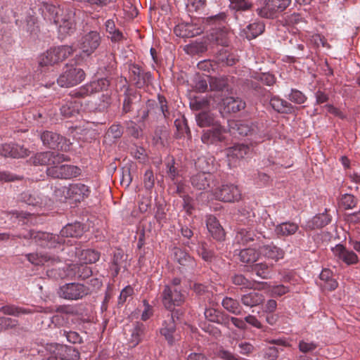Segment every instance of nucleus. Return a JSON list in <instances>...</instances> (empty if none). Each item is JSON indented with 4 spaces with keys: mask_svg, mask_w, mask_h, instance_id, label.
<instances>
[{
    "mask_svg": "<svg viewBox=\"0 0 360 360\" xmlns=\"http://www.w3.org/2000/svg\"><path fill=\"white\" fill-rule=\"evenodd\" d=\"M84 228L80 222L68 224L60 232V235L34 230L29 231L26 234H20L17 237L25 239H33L34 242L44 248H56L64 244L72 245L68 238H78L83 234Z\"/></svg>",
    "mask_w": 360,
    "mask_h": 360,
    "instance_id": "nucleus-1",
    "label": "nucleus"
},
{
    "mask_svg": "<svg viewBox=\"0 0 360 360\" xmlns=\"http://www.w3.org/2000/svg\"><path fill=\"white\" fill-rule=\"evenodd\" d=\"M76 11L72 6L58 8L53 5L46 6L45 18L58 26V32L63 37L72 33L75 30Z\"/></svg>",
    "mask_w": 360,
    "mask_h": 360,
    "instance_id": "nucleus-2",
    "label": "nucleus"
},
{
    "mask_svg": "<svg viewBox=\"0 0 360 360\" xmlns=\"http://www.w3.org/2000/svg\"><path fill=\"white\" fill-rule=\"evenodd\" d=\"M206 22L212 26L211 40L222 46H227L229 43V29L225 13L207 17Z\"/></svg>",
    "mask_w": 360,
    "mask_h": 360,
    "instance_id": "nucleus-3",
    "label": "nucleus"
},
{
    "mask_svg": "<svg viewBox=\"0 0 360 360\" xmlns=\"http://www.w3.org/2000/svg\"><path fill=\"white\" fill-rule=\"evenodd\" d=\"M74 52V49L70 46H59L51 48L41 55L39 58V66L49 67L62 62Z\"/></svg>",
    "mask_w": 360,
    "mask_h": 360,
    "instance_id": "nucleus-4",
    "label": "nucleus"
},
{
    "mask_svg": "<svg viewBox=\"0 0 360 360\" xmlns=\"http://www.w3.org/2000/svg\"><path fill=\"white\" fill-rule=\"evenodd\" d=\"M160 297L164 307L171 313H174L175 308L181 306L186 297L181 289L163 287Z\"/></svg>",
    "mask_w": 360,
    "mask_h": 360,
    "instance_id": "nucleus-5",
    "label": "nucleus"
},
{
    "mask_svg": "<svg viewBox=\"0 0 360 360\" xmlns=\"http://www.w3.org/2000/svg\"><path fill=\"white\" fill-rule=\"evenodd\" d=\"M291 1L264 0L263 6L257 9V13L262 18H276L290 6Z\"/></svg>",
    "mask_w": 360,
    "mask_h": 360,
    "instance_id": "nucleus-6",
    "label": "nucleus"
},
{
    "mask_svg": "<svg viewBox=\"0 0 360 360\" xmlns=\"http://www.w3.org/2000/svg\"><path fill=\"white\" fill-rule=\"evenodd\" d=\"M85 78V73L82 68L74 65H66L65 70L57 79L58 85L62 87H70L81 83Z\"/></svg>",
    "mask_w": 360,
    "mask_h": 360,
    "instance_id": "nucleus-7",
    "label": "nucleus"
},
{
    "mask_svg": "<svg viewBox=\"0 0 360 360\" xmlns=\"http://www.w3.org/2000/svg\"><path fill=\"white\" fill-rule=\"evenodd\" d=\"M89 293V288L79 283H70L60 287V297L69 300L82 299Z\"/></svg>",
    "mask_w": 360,
    "mask_h": 360,
    "instance_id": "nucleus-8",
    "label": "nucleus"
},
{
    "mask_svg": "<svg viewBox=\"0 0 360 360\" xmlns=\"http://www.w3.org/2000/svg\"><path fill=\"white\" fill-rule=\"evenodd\" d=\"M46 174L53 178L68 179L79 176L81 169L75 165L56 164L48 167Z\"/></svg>",
    "mask_w": 360,
    "mask_h": 360,
    "instance_id": "nucleus-9",
    "label": "nucleus"
},
{
    "mask_svg": "<svg viewBox=\"0 0 360 360\" xmlns=\"http://www.w3.org/2000/svg\"><path fill=\"white\" fill-rule=\"evenodd\" d=\"M230 8L236 11L235 18L240 26L244 25L248 19L253 16L251 11L252 3L250 0H229Z\"/></svg>",
    "mask_w": 360,
    "mask_h": 360,
    "instance_id": "nucleus-10",
    "label": "nucleus"
},
{
    "mask_svg": "<svg viewBox=\"0 0 360 360\" xmlns=\"http://www.w3.org/2000/svg\"><path fill=\"white\" fill-rule=\"evenodd\" d=\"M43 144L51 149H57L62 151H68L70 143L65 137L51 131H45L41 134Z\"/></svg>",
    "mask_w": 360,
    "mask_h": 360,
    "instance_id": "nucleus-11",
    "label": "nucleus"
},
{
    "mask_svg": "<svg viewBox=\"0 0 360 360\" xmlns=\"http://www.w3.org/2000/svg\"><path fill=\"white\" fill-rule=\"evenodd\" d=\"M68 160H69V158L67 155L52 151L38 153L30 158V161L34 165L53 166Z\"/></svg>",
    "mask_w": 360,
    "mask_h": 360,
    "instance_id": "nucleus-12",
    "label": "nucleus"
},
{
    "mask_svg": "<svg viewBox=\"0 0 360 360\" xmlns=\"http://www.w3.org/2000/svg\"><path fill=\"white\" fill-rule=\"evenodd\" d=\"M191 183L198 190L208 191L217 185V179L214 173L200 172L191 177Z\"/></svg>",
    "mask_w": 360,
    "mask_h": 360,
    "instance_id": "nucleus-13",
    "label": "nucleus"
},
{
    "mask_svg": "<svg viewBox=\"0 0 360 360\" xmlns=\"http://www.w3.org/2000/svg\"><path fill=\"white\" fill-rule=\"evenodd\" d=\"M174 316L175 313L169 314L163 321L160 329L161 335L165 338L169 345H174L180 339V336L176 332Z\"/></svg>",
    "mask_w": 360,
    "mask_h": 360,
    "instance_id": "nucleus-14",
    "label": "nucleus"
},
{
    "mask_svg": "<svg viewBox=\"0 0 360 360\" xmlns=\"http://www.w3.org/2000/svg\"><path fill=\"white\" fill-rule=\"evenodd\" d=\"M217 199L226 202H235L241 199V191L233 184H222L214 193Z\"/></svg>",
    "mask_w": 360,
    "mask_h": 360,
    "instance_id": "nucleus-15",
    "label": "nucleus"
},
{
    "mask_svg": "<svg viewBox=\"0 0 360 360\" xmlns=\"http://www.w3.org/2000/svg\"><path fill=\"white\" fill-rule=\"evenodd\" d=\"M110 85V81L106 78H101L91 82L79 89L76 90L75 95L76 97H85L94 93L106 90Z\"/></svg>",
    "mask_w": 360,
    "mask_h": 360,
    "instance_id": "nucleus-16",
    "label": "nucleus"
},
{
    "mask_svg": "<svg viewBox=\"0 0 360 360\" xmlns=\"http://www.w3.org/2000/svg\"><path fill=\"white\" fill-rule=\"evenodd\" d=\"M101 44V36L98 32L91 31L85 34L81 41L80 49L87 56L92 54Z\"/></svg>",
    "mask_w": 360,
    "mask_h": 360,
    "instance_id": "nucleus-17",
    "label": "nucleus"
},
{
    "mask_svg": "<svg viewBox=\"0 0 360 360\" xmlns=\"http://www.w3.org/2000/svg\"><path fill=\"white\" fill-rule=\"evenodd\" d=\"M20 200L33 207H42L47 205L50 199L37 191H27L20 194Z\"/></svg>",
    "mask_w": 360,
    "mask_h": 360,
    "instance_id": "nucleus-18",
    "label": "nucleus"
},
{
    "mask_svg": "<svg viewBox=\"0 0 360 360\" xmlns=\"http://www.w3.org/2000/svg\"><path fill=\"white\" fill-rule=\"evenodd\" d=\"M129 70L131 79L138 88H141L151 83L153 77L150 72L143 71L136 64L131 65Z\"/></svg>",
    "mask_w": 360,
    "mask_h": 360,
    "instance_id": "nucleus-19",
    "label": "nucleus"
},
{
    "mask_svg": "<svg viewBox=\"0 0 360 360\" xmlns=\"http://www.w3.org/2000/svg\"><path fill=\"white\" fill-rule=\"evenodd\" d=\"M225 132V129L221 125H214L212 129L203 131L201 140L207 145L217 144L224 140Z\"/></svg>",
    "mask_w": 360,
    "mask_h": 360,
    "instance_id": "nucleus-20",
    "label": "nucleus"
},
{
    "mask_svg": "<svg viewBox=\"0 0 360 360\" xmlns=\"http://www.w3.org/2000/svg\"><path fill=\"white\" fill-rule=\"evenodd\" d=\"M334 256L345 263L347 265H353L359 263L357 255L352 250H348L343 245L338 244L332 248Z\"/></svg>",
    "mask_w": 360,
    "mask_h": 360,
    "instance_id": "nucleus-21",
    "label": "nucleus"
},
{
    "mask_svg": "<svg viewBox=\"0 0 360 360\" xmlns=\"http://www.w3.org/2000/svg\"><path fill=\"white\" fill-rule=\"evenodd\" d=\"M29 150L16 143H5L0 147V155L4 157L20 158L27 156Z\"/></svg>",
    "mask_w": 360,
    "mask_h": 360,
    "instance_id": "nucleus-22",
    "label": "nucleus"
},
{
    "mask_svg": "<svg viewBox=\"0 0 360 360\" xmlns=\"http://www.w3.org/2000/svg\"><path fill=\"white\" fill-rule=\"evenodd\" d=\"M70 200L80 202L88 198L91 193L90 187L82 183H75L69 185Z\"/></svg>",
    "mask_w": 360,
    "mask_h": 360,
    "instance_id": "nucleus-23",
    "label": "nucleus"
},
{
    "mask_svg": "<svg viewBox=\"0 0 360 360\" xmlns=\"http://www.w3.org/2000/svg\"><path fill=\"white\" fill-rule=\"evenodd\" d=\"M27 260L34 265H53L60 262V257L48 253H30L26 255Z\"/></svg>",
    "mask_w": 360,
    "mask_h": 360,
    "instance_id": "nucleus-24",
    "label": "nucleus"
},
{
    "mask_svg": "<svg viewBox=\"0 0 360 360\" xmlns=\"http://www.w3.org/2000/svg\"><path fill=\"white\" fill-rule=\"evenodd\" d=\"M250 152V148L245 144H236L230 147L226 150L229 165H236L237 161L243 158Z\"/></svg>",
    "mask_w": 360,
    "mask_h": 360,
    "instance_id": "nucleus-25",
    "label": "nucleus"
},
{
    "mask_svg": "<svg viewBox=\"0 0 360 360\" xmlns=\"http://www.w3.org/2000/svg\"><path fill=\"white\" fill-rule=\"evenodd\" d=\"M75 91L72 94L70 100L65 101L60 108V113L64 117H72L79 114L82 108V103L77 101L75 95Z\"/></svg>",
    "mask_w": 360,
    "mask_h": 360,
    "instance_id": "nucleus-26",
    "label": "nucleus"
},
{
    "mask_svg": "<svg viewBox=\"0 0 360 360\" xmlns=\"http://www.w3.org/2000/svg\"><path fill=\"white\" fill-rule=\"evenodd\" d=\"M237 126V130L240 135H255L256 137H258L259 139V140L258 141L259 142L263 141L266 139H269V135L265 133L261 132L259 131V126L256 125L255 124L240 123Z\"/></svg>",
    "mask_w": 360,
    "mask_h": 360,
    "instance_id": "nucleus-27",
    "label": "nucleus"
},
{
    "mask_svg": "<svg viewBox=\"0 0 360 360\" xmlns=\"http://www.w3.org/2000/svg\"><path fill=\"white\" fill-rule=\"evenodd\" d=\"M145 326L142 323L136 322L133 327L126 333L129 347H136L141 340L144 334Z\"/></svg>",
    "mask_w": 360,
    "mask_h": 360,
    "instance_id": "nucleus-28",
    "label": "nucleus"
},
{
    "mask_svg": "<svg viewBox=\"0 0 360 360\" xmlns=\"http://www.w3.org/2000/svg\"><path fill=\"white\" fill-rule=\"evenodd\" d=\"M68 275L75 278L86 279L92 275V270L85 263L71 264L68 266Z\"/></svg>",
    "mask_w": 360,
    "mask_h": 360,
    "instance_id": "nucleus-29",
    "label": "nucleus"
},
{
    "mask_svg": "<svg viewBox=\"0 0 360 360\" xmlns=\"http://www.w3.org/2000/svg\"><path fill=\"white\" fill-rule=\"evenodd\" d=\"M207 228L212 236L217 240H222L225 238V232L217 218L210 215L206 219Z\"/></svg>",
    "mask_w": 360,
    "mask_h": 360,
    "instance_id": "nucleus-30",
    "label": "nucleus"
},
{
    "mask_svg": "<svg viewBox=\"0 0 360 360\" xmlns=\"http://www.w3.org/2000/svg\"><path fill=\"white\" fill-rule=\"evenodd\" d=\"M259 252L260 255L276 262L283 259L285 255L283 250L273 243L261 246L259 248Z\"/></svg>",
    "mask_w": 360,
    "mask_h": 360,
    "instance_id": "nucleus-31",
    "label": "nucleus"
},
{
    "mask_svg": "<svg viewBox=\"0 0 360 360\" xmlns=\"http://www.w3.org/2000/svg\"><path fill=\"white\" fill-rule=\"evenodd\" d=\"M264 301V296L255 291H252L246 294H243L240 297L241 303L246 307H253L259 306Z\"/></svg>",
    "mask_w": 360,
    "mask_h": 360,
    "instance_id": "nucleus-32",
    "label": "nucleus"
},
{
    "mask_svg": "<svg viewBox=\"0 0 360 360\" xmlns=\"http://www.w3.org/2000/svg\"><path fill=\"white\" fill-rule=\"evenodd\" d=\"M298 229L299 226L296 223L285 221L276 225L274 231L278 238H281L295 234Z\"/></svg>",
    "mask_w": 360,
    "mask_h": 360,
    "instance_id": "nucleus-33",
    "label": "nucleus"
},
{
    "mask_svg": "<svg viewBox=\"0 0 360 360\" xmlns=\"http://www.w3.org/2000/svg\"><path fill=\"white\" fill-rule=\"evenodd\" d=\"M0 311L5 315L19 317L22 314L34 313V310L28 308L20 307L14 304H7L0 308Z\"/></svg>",
    "mask_w": 360,
    "mask_h": 360,
    "instance_id": "nucleus-34",
    "label": "nucleus"
},
{
    "mask_svg": "<svg viewBox=\"0 0 360 360\" xmlns=\"http://www.w3.org/2000/svg\"><path fill=\"white\" fill-rule=\"evenodd\" d=\"M239 259L241 262L247 264H250L256 262L260 255V252H258L255 248H245L239 251Z\"/></svg>",
    "mask_w": 360,
    "mask_h": 360,
    "instance_id": "nucleus-35",
    "label": "nucleus"
},
{
    "mask_svg": "<svg viewBox=\"0 0 360 360\" xmlns=\"http://www.w3.org/2000/svg\"><path fill=\"white\" fill-rule=\"evenodd\" d=\"M174 259L181 266H186L191 269L195 266L194 259L179 248L174 250Z\"/></svg>",
    "mask_w": 360,
    "mask_h": 360,
    "instance_id": "nucleus-36",
    "label": "nucleus"
},
{
    "mask_svg": "<svg viewBox=\"0 0 360 360\" xmlns=\"http://www.w3.org/2000/svg\"><path fill=\"white\" fill-rule=\"evenodd\" d=\"M214 161L213 156H201L198 158L195 166L200 172L213 173L215 169Z\"/></svg>",
    "mask_w": 360,
    "mask_h": 360,
    "instance_id": "nucleus-37",
    "label": "nucleus"
},
{
    "mask_svg": "<svg viewBox=\"0 0 360 360\" xmlns=\"http://www.w3.org/2000/svg\"><path fill=\"white\" fill-rule=\"evenodd\" d=\"M255 236V232L250 229H238L234 238V243L245 245L253 241Z\"/></svg>",
    "mask_w": 360,
    "mask_h": 360,
    "instance_id": "nucleus-38",
    "label": "nucleus"
},
{
    "mask_svg": "<svg viewBox=\"0 0 360 360\" xmlns=\"http://www.w3.org/2000/svg\"><path fill=\"white\" fill-rule=\"evenodd\" d=\"M224 105V109L229 112H237L245 108V103L240 98H226Z\"/></svg>",
    "mask_w": 360,
    "mask_h": 360,
    "instance_id": "nucleus-39",
    "label": "nucleus"
},
{
    "mask_svg": "<svg viewBox=\"0 0 360 360\" xmlns=\"http://www.w3.org/2000/svg\"><path fill=\"white\" fill-rule=\"evenodd\" d=\"M264 28L263 22L257 21L249 24L243 30V32L247 39H252L260 35L264 31Z\"/></svg>",
    "mask_w": 360,
    "mask_h": 360,
    "instance_id": "nucleus-40",
    "label": "nucleus"
},
{
    "mask_svg": "<svg viewBox=\"0 0 360 360\" xmlns=\"http://www.w3.org/2000/svg\"><path fill=\"white\" fill-rule=\"evenodd\" d=\"M270 105L274 110L280 113H290L292 109L290 103L278 96H274L271 98Z\"/></svg>",
    "mask_w": 360,
    "mask_h": 360,
    "instance_id": "nucleus-41",
    "label": "nucleus"
},
{
    "mask_svg": "<svg viewBox=\"0 0 360 360\" xmlns=\"http://www.w3.org/2000/svg\"><path fill=\"white\" fill-rule=\"evenodd\" d=\"M331 221V216L326 212L316 215L308 222V227L311 229H321Z\"/></svg>",
    "mask_w": 360,
    "mask_h": 360,
    "instance_id": "nucleus-42",
    "label": "nucleus"
},
{
    "mask_svg": "<svg viewBox=\"0 0 360 360\" xmlns=\"http://www.w3.org/2000/svg\"><path fill=\"white\" fill-rule=\"evenodd\" d=\"M221 304L226 311L233 314L240 315L242 314L243 308L239 302L236 299L225 297L222 300Z\"/></svg>",
    "mask_w": 360,
    "mask_h": 360,
    "instance_id": "nucleus-43",
    "label": "nucleus"
},
{
    "mask_svg": "<svg viewBox=\"0 0 360 360\" xmlns=\"http://www.w3.org/2000/svg\"><path fill=\"white\" fill-rule=\"evenodd\" d=\"M174 33L180 37L189 38L198 34L200 32L198 30L195 31L193 25L186 23L176 25L174 28Z\"/></svg>",
    "mask_w": 360,
    "mask_h": 360,
    "instance_id": "nucleus-44",
    "label": "nucleus"
},
{
    "mask_svg": "<svg viewBox=\"0 0 360 360\" xmlns=\"http://www.w3.org/2000/svg\"><path fill=\"white\" fill-rule=\"evenodd\" d=\"M45 349L50 354L47 360H68L62 356L63 348L60 345L56 343L46 344Z\"/></svg>",
    "mask_w": 360,
    "mask_h": 360,
    "instance_id": "nucleus-45",
    "label": "nucleus"
},
{
    "mask_svg": "<svg viewBox=\"0 0 360 360\" xmlns=\"http://www.w3.org/2000/svg\"><path fill=\"white\" fill-rule=\"evenodd\" d=\"M238 60V59L235 55L229 53L224 49L221 50L217 56V63L222 65L232 66Z\"/></svg>",
    "mask_w": 360,
    "mask_h": 360,
    "instance_id": "nucleus-46",
    "label": "nucleus"
},
{
    "mask_svg": "<svg viewBox=\"0 0 360 360\" xmlns=\"http://www.w3.org/2000/svg\"><path fill=\"white\" fill-rule=\"evenodd\" d=\"M252 270L262 279H268L271 277V266L266 263L256 264L252 266Z\"/></svg>",
    "mask_w": 360,
    "mask_h": 360,
    "instance_id": "nucleus-47",
    "label": "nucleus"
},
{
    "mask_svg": "<svg viewBox=\"0 0 360 360\" xmlns=\"http://www.w3.org/2000/svg\"><path fill=\"white\" fill-rule=\"evenodd\" d=\"M196 121L200 127H205L212 125L214 127V125H217L214 123V119L212 116V115L209 112H200L196 116Z\"/></svg>",
    "mask_w": 360,
    "mask_h": 360,
    "instance_id": "nucleus-48",
    "label": "nucleus"
},
{
    "mask_svg": "<svg viewBox=\"0 0 360 360\" xmlns=\"http://www.w3.org/2000/svg\"><path fill=\"white\" fill-rule=\"evenodd\" d=\"M231 281L234 285L241 286V288L253 289L255 281H251L242 274H235L231 277Z\"/></svg>",
    "mask_w": 360,
    "mask_h": 360,
    "instance_id": "nucleus-49",
    "label": "nucleus"
},
{
    "mask_svg": "<svg viewBox=\"0 0 360 360\" xmlns=\"http://www.w3.org/2000/svg\"><path fill=\"white\" fill-rule=\"evenodd\" d=\"M99 252L91 249L83 250L80 255V259L86 264L95 263L99 259Z\"/></svg>",
    "mask_w": 360,
    "mask_h": 360,
    "instance_id": "nucleus-50",
    "label": "nucleus"
},
{
    "mask_svg": "<svg viewBox=\"0 0 360 360\" xmlns=\"http://www.w3.org/2000/svg\"><path fill=\"white\" fill-rule=\"evenodd\" d=\"M252 77L257 81L260 82L267 86H272L276 82V77L274 75L269 72L265 73H255Z\"/></svg>",
    "mask_w": 360,
    "mask_h": 360,
    "instance_id": "nucleus-51",
    "label": "nucleus"
},
{
    "mask_svg": "<svg viewBox=\"0 0 360 360\" xmlns=\"http://www.w3.org/2000/svg\"><path fill=\"white\" fill-rule=\"evenodd\" d=\"M210 105V100L207 98L195 97L190 101V107L193 110H200L207 108Z\"/></svg>",
    "mask_w": 360,
    "mask_h": 360,
    "instance_id": "nucleus-52",
    "label": "nucleus"
},
{
    "mask_svg": "<svg viewBox=\"0 0 360 360\" xmlns=\"http://www.w3.org/2000/svg\"><path fill=\"white\" fill-rule=\"evenodd\" d=\"M227 84V79L225 77H211L210 80V86L213 91H223Z\"/></svg>",
    "mask_w": 360,
    "mask_h": 360,
    "instance_id": "nucleus-53",
    "label": "nucleus"
},
{
    "mask_svg": "<svg viewBox=\"0 0 360 360\" xmlns=\"http://www.w3.org/2000/svg\"><path fill=\"white\" fill-rule=\"evenodd\" d=\"M54 197L59 201H65L70 199V188L69 186H56L53 191Z\"/></svg>",
    "mask_w": 360,
    "mask_h": 360,
    "instance_id": "nucleus-54",
    "label": "nucleus"
},
{
    "mask_svg": "<svg viewBox=\"0 0 360 360\" xmlns=\"http://www.w3.org/2000/svg\"><path fill=\"white\" fill-rule=\"evenodd\" d=\"M186 51L190 54H198L207 51V46L205 42H193L186 47Z\"/></svg>",
    "mask_w": 360,
    "mask_h": 360,
    "instance_id": "nucleus-55",
    "label": "nucleus"
},
{
    "mask_svg": "<svg viewBox=\"0 0 360 360\" xmlns=\"http://www.w3.org/2000/svg\"><path fill=\"white\" fill-rule=\"evenodd\" d=\"M340 203L345 210H349L356 207L357 200L353 195L345 194L341 197Z\"/></svg>",
    "mask_w": 360,
    "mask_h": 360,
    "instance_id": "nucleus-56",
    "label": "nucleus"
},
{
    "mask_svg": "<svg viewBox=\"0 0 360 360\" xmlns=\"http://www.w3.org/2000/svg\"><path fill=\"white\" fill-rule=\"evenodd\" d=\"M197 252L198 255L206 262H211L214 257L213 251L207 248V244L205 243H202L198 246Z\"/></svg>",
    "mask_w": 360,
    "mask_h": 360,
    "instance_id": "nucleus-57",
    "label": "nucleus"
},
{
    "mask_svg": "<svg viewBox=\"0 0 360 360\" xmlns=\"http://www.w3.org/2000/svg\"><path fill=\"white\" fill-rule=\"evenodd\" d=\"M307 96L300 91L292 89L288 96V99L297 104H302L307 101Z\"/></svg>",
    "mask_w": 360,
    "mask_h": 360,
    "instance_id": "nucleus-58",
    "label": "nucleus"
},
{
    "mask_svg": "<svg viewBox=\"0 0 360 360\" xmlns=\"http://www.w3.org/2000/svg\"><path fill=\"white\" fill-rule=\"evenodd\" d=\"M206 0H186V8L189 11H197L203 8Z\"/></svg>",
    "mask_w": 360,
    "mask_h": 360,
    "instance_id": "nucleus-59",
    "label": "nucleus"
},
{
    "mask_svg": "<svg viewBox=\"0 0 360 360\" xmlns=\"http://www.w3.org/2000/svg\"><path fill=\"white\" fill-rule=\"evenodd\" d=\"M136 96L132 94H126L123 101L122 112L128 113L132 110L133 101Z\"/></svg>",
    "mask_w": 360,
    "mask_h": 360,
    "instance_id": "nucleus-60",
    "label": "nucleus"
},
{
    "mask_svg": "<svg viewBox=\"0 0 360 360\" xmlns=\"http://www.w3.org/2000/svg\"><path fill=\"white\" fill-rule=\"evenodd\" d=\"M143 184L146 189L150 190L153 188L155 184V177L151 169H147L143 176Z\"/></svg>",
    "mask_w": 360,
    "mask_h": 360,
    "instance_id": "nucleus-61",
    "label": "nucleus"
},
{
    "mask_svg": "<svg viewBox=\"0 0 360 360\" xmlns=\"http://www.w3.org/2000/svg\"><path fill=\"white\" fill-rule=\"evenodd\" d=\"M167 174L172 181H175L179 176V172L174 167V160L172 159L167 164Z\"/></svg>",
    "mask_w": 360,
    "mask_h": 360,
    "instance_id": "nucleus-62",
    "label": "nucleus"
},
{
    "mask_svg": "<svg viewBox=\"0 0 360 360\" xmlns=\"http://www.w3.org/2000/svg\"><path fill=\"white\" fill-rule=\"evenodd\" d=\"M176 128H177V130L179 131V132L181 134H187V135H190L191 134V131H190V129L187 124V122H186V120L184 117H183L182 120H176L174 122Z\"/></svg>",
    "mask_w": 360,
    "mask_h": 360,
    "instance_id": "nucleus-63",
    "label": "nucleus"
},
{
    "mask_svg": "<svg viewBox=\"0 0 360 360\" xmlns=\"http://www.w3.org/2000/svg\"><path fill=\"white\" fill-rule=\"evenodd\" d=\"M204 314L206 319L211 322L216 323L217 321L219 320L221 311L214 308H208L205 309Z\"/></svg>",
    "mask_w": 360,
    "mask_h": 360,
    "instance_id": "nucleus-64",
    "label": "nucleus"
}]
</instances>
